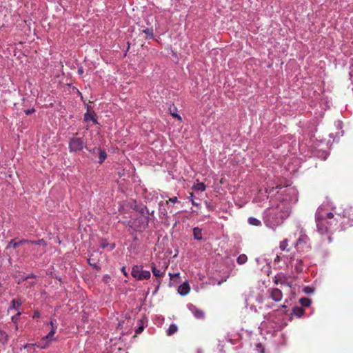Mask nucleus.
Wrapping results in <instances>:
<instances>
[{
    "label": "nucleus",
    "instance_id": "33",
    "mask_svg": "<svg viewBox=\"0 0 353 353\" xmlns=\"http://www.w3.org/2000/svg\"><path fill=\"white\" fill-rule=\"evenodd\" d=\"M303 291L307 294H312L314 292V289L311 287H305Z\"/></svg>",
    "mask_w": 353,
    "mask_h": 353
},
{
    "label": "nucleus",
    "instance_id": "27",
    "mask_svg": "<svg viewBox=\"0 0 353 353\" xmlns=\"http://www.w3.org/2000/svg\"><path fill=\"white\" fill-rule=\"evenodd\" d=\"M28 244L39 245H42L43 247H46L47 245L46 242L43 239H39L38 241H29Z\"/></svg>",
    "mask_w": 353,
    "mask_h": 353
},
{
    "label": "nucleus",
    "instance_id": "46",
    "mask_svg": "<svg viewBox=\"0 0 353 353\" xmlns=\"http://www.w3.org/2000/svg\"><path fill=\"white\" fill-rule=\"evenodd\" d=\"M274 261H275V262H279V261H280V257H279V256H277L275 258Z\"/></svg>",
    "mask_w": 353,
    "mask_h": 353
},
{
    "label": "nucleus",
    "instance_id": "20",
    "mask_svg": "<svg viewBox=\"0 0 353 353\" xmlns=\"http://www.w3.org/2000/svg\"><path fill=\"white\" fill-rule=\"evenodd\" d=\"M24 243H29V240H21L18 242H15L14 240L10 241V245H12L13 248H17L19 245L24 244Z\"/></svg>",
    "mask_w": 353,
    "mask_h": 353
},
{
    "label": "nucleus",
    "instance_id": "1",
    "mask_svg": "<svg viewBox=\"0 0 353 353\" xmlns=\"http://www.w3.org/2000/svg\"><path fill=\"white\" fill-rule=\"evenodd\" d=\"M315 219L318 232L321 234H325L328 232L331 226L336 224V220L327 221V219L324 218V216L321 214L320 210H318L315 214Z\"/></svg>",
    "mask_w": 353,
    "mask_h": 353
},
{
    "label": "nucleus",
    "instance_id": "42",
    "mask_svg": "<svg viewBox=\"0 0 353 353\" xmlns=\"http://www.w3.org/2000/svg\"><path fill=\"white\" fill-rule=\"evenodd\" d=\"M121 272L123 273L124 275L127 276V272H126V270H125V267H123L121 268Z\"/></svg>",
    "mask_w": 353,
    "mask_h": 353
},
{
    "label": "nucleus",
    "instance_id": "52",
    "mask_svg": "<svg viewBox=\"0 0 353 353\" xmlns=\"http://www.w3.org/2000/svg\"><path fill=\"white\" fill-rule=\"evenodd\" d=\"M179 276V273L174 274V277H177Z\"/></svg>",
    "mask_w": 353,
    "mask_h": 353
},
{
    "label": "nucleus",
    "instance_id": "35",
    "mask_svg": "<svg viewBox=\"0 0 353 353\" xmlns=\"http://www.w3.org/2000/svg\"><path fill=\"white\" fill-rule=\"evenodd\" d=\"M41 316V314L40 312L38 311V310H35L34 312V314H33V316H32V318L33 319H38Z\"/></svg>",
    "mask_w": 353,
    "mask_h": 353
},
{
    "label": "nucleus",
    "instance_id": "34",
    "mask_svg": "<svg viewBox=\"0 0 353 353\" xmlns=\"http://www.w3.org/2000/svg\"><path fill=\"white\" fill-rule=\"evenodd\" d=\"M144 328L143 325H140L135 330L136 334H140L143 332Z\"/></svg>",
    "mask_w": 353,
    "mask_h": 353
},
{
    "label": "nucleus",
    "instance_id": "38",
    "mask_svg": "<svg viewBox=\"0 0 353 353\" xmlns=\"http://www.w3.org/2000/svg\"><path fill=\"white\" fill-rule=\"evenodd\" d=\"M205 205L210 210H213V206L209 204L207 201H205Z\"/></svg>",
    "mask_w": 353,
    "mask_h": 353
},
{
    "label": "nucleus",
    "instance_id": "21",
    "mask_svg": "<svg viewBox=\"0 0 353 353\" xmlns=\"http://www.w3.org/2000/svg\"><path fill=\"white\" fill-rule=\"evenodd\" d=\"M98 150L99 152V163H102L104 161V160L106 159L107 154H106V152H105V151L104 150H101L100 148H98Z\"/></svg>",
    "mask_w": 353,
    "mask_h": 353
},
{
    "label": "nucleus",
    "instance_id": "2",
    "mask_svg": "<svg viewBox=\"0 0 353 353\" xmlns=\"http://www.w3.org/2000/svg\"><path fill=\"white\" fill-rule=\"evenodd\" d=\"M132 276L139 281L148 280L150 278L151 274L150 271L143 270L142 265H134L131 272Z\"/></svg>",
    "mask_w": 353,
    "mask_h": 353
},
{
    "label": "nucleus",
    "instance_id": "14",
    "mask_svg": "<svg viewBox=\"0 0 353 353\" xmlns=\"http://www.w3.org/2000/svg\"><path fill=\"white\" fill-rule=\"evenodd\" d=\"M279 248L283 251L289 252L290 248H289L288 240L284 239L283 241H281Z\"/></svg>",
    "mask_w": 353,
    "mask_h": 353
},
{
    "label": "nucleus",
    "instance_id": "4",
    "mask_svg": "<svg viewBox=\"0 0 353 353\" xmlns=\"http://www.w3.org/2000/svg\"><path fill=\"white\" fill-rule=\"evenodd\" d=\"M149 223V216L147 214L139 215L134 221L135 226L141 230L145 229Z\"/></svg>",
    "mask_w": 353,
    "mask_h": 353
},
{
    "label": "nucleus",
    "instance_id": "13",
    "mask_svg": "<svg viewBox=\"0 0 353 353\" xmlns=\"http://www.w3.org/2000/svg\"><path fill=\"white\" fill-rule=\"evenodd\" d=\"M193 235L194 238L196 240H201L202 239V230L201 229L199 228H194L193 229Z\"/></svg>",
    "mask_w": 353,
    "mask_h": 353
},
{
    "label": "nucleus",
    "instance_id": "11",
    "mask_svg": "<svg viewBox=\"0 0 353 353\" xmlns=\"http://www.w3.org/2000/svg\"><path fill=\"white\" fill-rule=\"evenodd\" d=\"M150 266H151V270H152V274L154 276L162 277L164 275V272H161V271L157 268L154 263H152Z\"/></svg>",
    "mask_w": 353,
    "mask_h": 353
},
{
    "label": "nucleus",
    "instance_id": "37",
    "mask_svg": "<svg viewBox=\"0 0 353 353\" xmlns=\"http://www.w3.org/2000/svg\"><path fill=\"white\" fill-rule=\"evenodd\" d=\"M34 111H35L34 108H31V109L25 110V113H26V114L29 115V114L34 112Z\"/></svg>",
    "mask_w": 353,
    "mask_h": 353
},
{
    "label": "nucleus",
    "instance_id": "43",
    "mask_svg": "<svg viewBox=\"0 0 353 353\" xmlns=\"http://www.w3.org/2000/svg\"><path fill=\"white\" fill-rule=\"evenodd\" d=\"M283 285H285L288 287H291L292 286V283L291 282H288L287 281H285V283H283Z\"/></svg>",
    "mask_w": 353,
    "mask_h": 353
},
{
    "label": "nucleus",
    "instance_id": "32",
    "mask_svg": "<svg viewBox=\"0 0 353 353\" xmlns=\"http://www.w3.org/2000/svg\"><path fill=\"white\" fill-rule=\"evenodd\" d=\"M274 283L276 285L278 284H283V283H285V280L284 279H279L277 278L276 276L274 278Z\"/></svg>",
    "mask_w": 353,
    "mask_h": 353
},
{
    "label": "nucleus",
    "instance_id": "24",
    "mask_svg": "<svg viewBox=\"0 0 353 353\" xmlns=\"http://www.w3.org/2000/svg\"><path fill=\"white\" fill-rule=\"evenodd\" d=\"M100 246H101L103 249L106 248H108V246H110V250H112L114 248V247H115L114 244H110V243H109L107 241H105V240H102V241H101Z\"/></svg>",
    "mask_w": 353,
    "mask_h": 353
},
{
    "label": "nucleus",
    "instance_id": "9",
    "mask_svg": "<svg viewBox=\"0 0 353 353\" xmlns=\"http://www.w3.org/2000/svg\"><path fill=\"white\" fill-rule=\"evenodd\" d=\"M22 305L21 299H13L11 301V305L9 307L8 311L11 310H15L19 311V307Z\"/></svg>",
    "mask_w": 353,
    "mask_h": 353
},
{
    "label": "nucleus",
    "instance_id": "22",
    "mask_svg": "<svg viewBox=\"0 0 353 353\" xmlns=\"http://www.w3.org/2000/svg\"><path fill=\"white\" fill-rule=\"evenodd\" d=\"M177 331V326L175 324H171L168 330H167V334L168 336H171L174 334Z\"/></svg>",
    "mask_w": 353,
    "mask_h": 353
},
{
    "label": "nucleus",
    "instance_id": "23",
    "mask_svg": "<svg viewBox=\"0 0 353 353\" xmlns=\"http://www.w3.org/2000/svg\"><path fill=\"white\" fill-rule=\"evenodd\" d=\"M309 241V238L306 235L301 236L296 241V245H299L302 243H307Z\"/></svg>",
    "mask_w": 353,
    "mask_h": 353
},
{
    "label": "nucleus",
    "instance_id": "53",
    "mask_svg": "<svg viewBox=\"0 0 353 353\" xmlns=\"http://www.w3.org/2000/svg\"><path fill=\"white\" fill-rule=\"evenodd\" d=\"M221 283H222V281H219V282L218 283V284H219V285H221Z\"/></svg>",
    "mask_w": 353,
    "mask_h": 353
},
{
    "label": "nucleus",
    "instance_id": "31",
    "mask_svg": "<svg viewBox=\"0 0 353 353\" xmlns=\"http://www.w3.org/2000/svg\"><path fill=\"white\" fill-rule=\"evenodd\" d=\"M334 215L332 212H328L326 214L325 216H324V218L327 219V221H334L336 220L334 218Z\"/></svg>",
    "mask_w": 353,
    "mask_h": 353
},
{
    "label": "nucleus",
    "instance_id": "8",
    "mask_svg": "<svg viewBox=\"0 0 353 353\" xmlns=\"http://www.w3.org/2000/svg\"><path fill=\"white\" fill-rule=\"evenodd\" d=\"M190 288L187 282L183 283L179 287L178 292L181 295L185 296L190 292Z\"/></svg>",
    "mask_w": 353,
    "mask_h": 353
},
{
    "label": "nucleus",
    "instance_id": "44",
    "mask_svg": "<svg viewBox=\"0 0 353 353\" xmlns=\"http://www.w3.org/2000/svg\"><path fill=\"white\" fill-rule=\"evenodd\" d=\"M50 325H51L52 328V327H56V328H57V326H56V325H54V321H51L50 322Z\"/></svg>",
    "mask_w": 353,
    "mask_h": 353
},
{
    "label": "nucleus",
    "instance_id": "10",
    "mask_svg": "<svg viewBox=\"0 0 353 353\" xmlns=\"http://www.w3.org/2000/svg\"><path fill=\"white\" fill-rule=\"evenodd\" d=\"M8 338V334L5 331L0 330V346L6 344Z\"/></svg>",
    "mask_w": 353,
    "mask_h": 353
},
{
    "label": "nucleus",
    "instance_id": "50",
    "mask_svg": "<svg viewBox=\"0 0 353 353\" xmlns=\"http://www.w3.org/2000/svg\"><path fill=\"white\" fill-rule=\"evenodd\" d=\"M108 279H110V276H109L108 275L105 276H104V280H105V281H108Z\"/></svg>",
    "mask_w": 353,
    "mask_h": 353
},
{
    "label": "nucleus",
    "instance_id": "47",
    "mask_svg": "<svg viewBox=\"0 0 353 353\" xmlns=\"http://www.w3.org/2000/svg\"><path fill=\"white\" fill-rule=\"evenodd\" d=\"M35 277H36V276L32 274H30V276H27V277H26V279H29V278H35Z\"/></svg>",
    "mask_w": 353,
    "mask_h": 353
},
{
    "label": "nucleus",
    "instance_id": "3",
    "mask_svg": "<svg viewBox=\"0 0 353 353\" xmlns=\"http://www.w3.org/2000/svg\"><path fill=\"white\" fill-rule=\"evenodd\" d=\"M85 146V143L81 138L73 137L69 141V149L70 152L81 151Z\"/></svg>",
    "mask_w": 353,
    "mask_h": 353
},
{
    "label": "nucleus",
    "instance_id": "41",
    "mask_svg": "<svg viewBox=\"0 0 353 353\" xmlns=\"http://www.w3.org/2000/svg\"><path fill=\"white\" fill-rule=\"evenodd\" d=\"M171 114H172L174 117L178 118L179 119L181 120V117H180L179 115H178L177 114L172 113V112H171Z\"/></svg>",
    "mask_w": 353,
    "mask_h": 353
},
{
    "label": "nucleus",
    "instance_id": "16",
    "mask_svg": "<svg viewBox=\"0 0 353 353\" xmlns=\"http://www.w3.org/2000/svg\"><path fill=\"white\" fill-rule=\"evenodd\" d=\"M304 312V310L301 307H294L292 310L293 314L298 317L303 316Z\"/></svg>",
    "mask_w": 353,
    "mask_h": 353
},
{
    "label": "nucleus",
    "instance_id": "25",
    "mask_svg": "<svg viewBox=\"0 0 353 353\" xmlns=\"http://www.w3.org/2000/svg\"><path fill=\"white\" fill-rule=\"evenodd\" d=\"M21 314V312L18 311L17 313L15 315L12 316L11 318L12 321L15 324L16 330L18 329V321H19V316Z\"/></svg>",
    "mask_w": 353,
    "mask_h": 353
},
{
    "label": "nucleus",
    "instance_id": "36",
    "mask_svg": "<svg viewBox=\"0 0 353 353\" xmlns=\"http://www.w3.org/2000/svg\"><path fill=\"white\" fill-rule=\"evenodd\" d=\"M169 201H170V202H172V203H176V202H178V199H177V197H176V196H174V197L170 198V199H169V201H166V204H168V202H169Z\"/></svg>",
    "mask_w": 353,
    "mask_h": 353
},
{
    "label": "nucleus",
    "instance_id": "26",
    "mask_svg": "<svg viewBox=\"0 0 353 353\" xmlns=\"http://www.w3.org/2000/svg\"><path fill=\"white\" fill-rule=\"evenodd\" d=\"M247 261L248 257L245 254H240L236 259V261L239 265L244 264Z\"/></svg>",
    "mask_w": 353,
    "mask_h": 353
},
{
    "label": "nucleus",
    "instance_id": "29",
    "mask_svg": "<svg viewBox=\"0 0 353 353\" xmlns=\"http://www.w3.org/2000/svg\"><path fill=\"white\" fill-rule=\"evenodd\" d=\"M143 32L146 34V39H152L154 36L152 28H146Z\"/></svg>",
    "mask_w": 353,
    "mask_h": 353
},
{
    "label": "nucleus",
    "instance_id": "19",
    "mask_svg": "<svg viewBox=\"0 0 353 353\" xmlns=\"http://www.w3.org/2000/svg\"><path fill=\"white\" fill-rule=\"evenodd\" d=\"M249 224L254 225V226H261V222L259 219L254 218V217H250L248 220Z\"/></svg>",
    "mask_w": 353,
    "mask_h": 353
},
{
    "label": "nucleus",
    "instance_id": "45",
    "mask_svg": "<svg viewBox=\"0 0 353 353\" xmlns=\"http://www.w3.org/2000/svg\"><path fill=\"white\" fill-rule=\"evenodd\" d=\"M192 204L196 207L199 206V204L196 202H195L194 200H192Z\"/></svg>",
    "mask_w": 353,
    "mask_h": 353
},
{
    "label": "nucleus",
    "instance_id": "17",
    "mask_svg": "<svg viewBox=\"0 0 353 353\" xmlns=\"http://www.w3.org/2000/svg\"><path fill=\"white\" fill-rule=\"evenodd\" d=\"M299 303L303 307H309L312 303V301L309 298L302 297L300 299Z\"/></svg>",
    "mask_w": 353,
    "mask_h": 353
},
{
    "label": "nucleus",
    "instance_id": "12",
    "mask_svg": "<svg viewBox=\"0 0 353 353\" xmlns=\"http://www.w3.org/2000/svg\"><path fill=\"white\" fill-rule=\"evenodd\" d=\"M303 261L301 259H296V263L294 264V269L296 272L300 273L303 271Z\"/></svg>",
    "mask_w": 353,
    "mask_h": 353
},
{
    "label": "nucleus",
    "instance_id": "30",
    "mask_svg": "<svg viewBox=\"0 0 353 353\" xmlns=\"http://www.w3.org/2000/svg\"><path fill=\"white\" fill-rule=\"evenodd\" d=\"M137 210H138L139 213L140 214L139 215L145 214L149 213L147 210V208L145 206L141 207V208H139Z\"/></svg>",
    "mask_w": 353,
    "mask_h": 353
},
{
    "label": "nucleus",
    "instance_id": "28",
    "mask_svg": "<svg viewBox=\"0 0 353 353\" xmlns=\"http://www.w3.org/2000/svg\"><path fill=\"white\" fill-rule=\"evenodd\" d=\"M193 188L196 190L204 191L206 187L203 183H198L194 185Z\"/></svg>",
    "mask_w": 353,
    "mask_h": 353
},
{
    "label": "nucleus",
    "instance_id": "6",
    "mask_svg": "<svg viewBox=\"0 0 353 353\" xmlns=\"http://www.w3.org/2000/svg\"><path fill=\"white\" fill-rule=\"evenodd\" d=\"M343 216L349 220L350 225H353V208L348 206L343 210Z\"/></svg>",
    "mask_w": 353,
    "mask_h": 353
},
{
    "label": "nucleus",
    "instance_id": "40",
    "mask_svg": "<svg viewBox=\"0 0 353 353\" xmlns=\"http://www.w3.org/2000/svg\"><path fill=\"white\" fill-rule=\"evenodd\" d=\"M92 259H88V263L93 266V267H97V265L95 263H93V261H91Z\"/></svg>",
    "mask_w": 353,
    "mask_h": 353
},
{
    "label": "nucleus",
    "instance_id": "7",
    "mask_svg": "<svg viewBox=\"0 0 353 353\" xmlns=\"http://www.w3.org/2000/svg\"><path fill=\"white\" fill-rule=\"evenodd\" d=\"M84 120L88 122L92 121L94 123H98L97 119L95 118L94 112L91 113L90 112V107L88 106L87 112L84 114Z\"/></svg>",
    "mask_w": 353,
    "mask_h": 353
},
{
    "label": "nucleus",
    "instance_id": "49",
    "mask_svg": "<svg viewBox=\"0 0 353 353\" xmlns=\"http://www.w3.org/2000/svg\"><path fill=\"white\" fill-rule=\"evenodd\" d=\"M189 199H190V201L191 202H192V200H194V199H193V194H192V193H191V194H190V196L189 197Z\"/></svg>",
    "mask_w": 353,
    "mask_h": 353
},
{
    "label": "nucleus",
    "instance_id": "51",
    "mask_svg": "<svg viewBox=\"0 0 353 353\" xmlns=\"http://www.w3.org/2000/svg\"><path fill=\"white\" fill-rule=\"evenodd\" d=\"M169 276L170 277V279H172L174 278V274L169 273Z\"/></svg>",
    "mask_w": 353,
    "mask_h": 353
},
{
    "label": "nucleus",
    "instance_id": "5",
    "mask_svg": "<svg viewBox=\"0 0 353 353\" xmlns=\"http://www.w3.org/2000/svg\"><path fill=\"white\" fill-rule=\"evenodd\" d=\"M268 292L271 299L276 302L280 301L283 298V293L279 288H272Z\"/></svg>",
    "mask_w": 353,
    "mask_h": 353
},
{
    "label": "nucleus",
    "instance_id": "18",
    "mask_svg": "<svg viewBox=\"0 0 353 353\" xmlns=\"http://www.w3.org/2000/svg\"><path fill=\"white\" fill-rule=\"evenodd\" d=\"M193 314L196 318L200 319H203L204 316H205L204 312L202 311L201 310H199L197 308H195L193 310Z\"/></svg>",
    "mask_w": 353,
    "mask_h": 353
},
{
    "label": "nucleus",
    "instance_id": "48",
    "mask_svg": "<svg viewBox=\"0 0 353 353\" xmlns=\"http://www.w3.org/2000/svg\"><path fill=\"white\" fill-rule=\"evenodd\" d=\"M34 344H27L25 345V348L29 347L30 346H34Z\"/></svg>",
    "mask_w": 353,
    "mask_h": 353
},
{
    "label": "nucleus",
    "instance_id": "39",
    "mask_svg": "<svg viewBox=\"0 0 353 353\" xmlns=\"http://www.w3.org/2000/svg\"><path fill=\"white\" fill-rule=\"evenodd\" d=\"M92 259H88V263L93 266V267H97V265L95 263H93V261H91Z\"/></svg>",
    "mask_w": 353,
    "mask_h": 353
},
{
    "label": "nucleus",
    "instance_id": "15",
    "mask_svg": "<svg viewBox=\"0 0 353 353\" xmlns=\"http://www.w3.org/2000/svg\"><path fill=\"white\" fill-rule=\"evenodd\" d=\"M55 332H56V327H52L51 329V330L50 331V332L44 338H43V340H48L49 341H52L54 340L53 336L55 334Z\"/></svg>",
    "mask_w": 353,
    "mask_h": 353
}]
</instances>
